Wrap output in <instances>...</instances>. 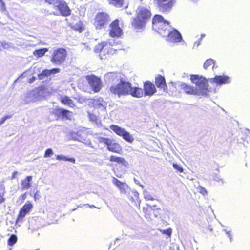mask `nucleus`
Instances as JSON below:
<instances>
[{"label":"nucleus","mask_w":250,"mask_h":250,"mask_svg":"<svg viewBox=\"0 0 250 250\" xmlns=\"http://www.w3.org/2000/svg\"><path fill=\"white\" fill-rule=\"evenodd\" d=\"M104 78L108 82L120 81L117 84L112 85L109 88L108 92L111 95H117L118 97L130 95L138 98L145 96L143 89L138 87H132L131 83L121 78L119 73L107 72L104 75Z\"/></svg>","instance_id":"1"},{"label":"nucleus","mask_w":250,"mask_h":250,"mask_svg":"<svg viewBox=\"0 0 250 250\" xmlns=\"http://www.w3.org/2000/svg\"><path fill=\"white\" fill-rule=\"evenodd\" d=\"M190 80L194 83L196 87H194L185 83H181L180 88L186 94L194 95L207 96L209 92L208 84L202 78L197 75L190 76Z\"/></svg>","instance_id":"2"},{"label":"nucleus","mask_w":250,"mask_h":250,"mask_svg":"<svg viewBox=\"0 0 250 250\" xmlns=\"http://www.w3.org/2000/svg\"><path fill=\"white\" fill-rule=\"evenodd\" d=\"M151 16L150 9L142 6L139 7L136 11V17L132 19V27L135 30H143L150 20Z\"/></svg>","instance_id":"3"},{"label":"nucleus","mask_w":250,"mask_h":250,"mask_svg":"<svg viewBox=\"0 0 250 250\" xmlns=\"http://www.w3.org/2000/svg\"><path fill=\"white\" fill-rule=\"evenodd\" d=\"M153 29L160 35L165 36L170 29V22L159 14L155 15L152 20Z\"/></svg>","instance_id":"4"},{"label":"nucleus","mask_w":250,"mask_h":250,"mask_svg":"<svg viewBox=\"0 0 250 250\" xmlns=\"http://www.w3.org/2000/svg\"><path fill=\"white\" fill-rule=\"evenodd\" d=\"M94 51L96 53H100L99 56L101 59H104L106 58V55H113L116 50L112 48L111 43L103 41L95 46Z\"/></svg>","instance_id":"5"},{"label":"nucleus","mask_w":250,"mask_h":250,"mask_svg":"<svg viewBox=\"0 0 250 250\" xmlns=\"http://www.w3.org/2000/svg\"><path fill=\"white\" fill-rule=\"evenodd\" d=\"M110 20V16L106 12H98L94 17L93 25L96 29H102L108 24Z\"/></svg>","instance_id":"6"},{"label":"nucleus","mask_w":250,"mask_h":250,"mask_svg":"<svg viewBox=\"0 0 250 250\" xmlns=\"http://www.w3.org/2000/svg\"><path fill=\"white\" fill-rule=\"evenodd\" d=\"M67 55V51L64 48H57L53 52L50 59L51 62L54 64L61 65L65 62Z\"/></svg>","instance_id":"7"},{"label":"nucleus","mask_w":250,"mask_h":250,"mask_svg":"<svg viewBox=\"0 0 250 250\" xmlns=\"http://www.w3.org/2000/svg\"><path fill=\"white\" fill-rule=\"evenodd\" d=\"M99 142L104 143L107 146V149L113 153L121 154L122 153V147L121 145L115 140L107 138L101 137Z\"/></svg>","instance_id":"8"},{"label":"nucleus","mask_w":250,"mask_h":250,"mask_svg":"<svg viewBox=\"0 0 250 250\" xmlns=\"http://www.w3.org/2000/svg\"><path fill=\"white\" fill-rule=\"evenodd\" d=\"M85 78L92 90L94 93H98L101 90L103 83L99 77L94 74H91L86 76Z\"/></svg>","instance_id":"9"},{"label":"nucleus","mask_w":250,"mask_h":250,"mask_svg":"<svg viewBox=\"0 0 250 250\" xmlns=\"http://www.w3.org/2000/svg\"><path fill=\"white\" fill-rule=\"evenodd\" d=\"M154 1L159 11L163 13H167L170 11L176 3V0H154Z\"/></svg>","instance_id":"10"},{"label":"nucleus","mask_w":250,"mask_h":250,"mask_svg":"<svg viewBox=\"0 0 250 250\" xmlns=\"http://www.w3.org/2000/svg\"><path fill=\"white\" fill-rule=\"evenodd\" d=\"M110 129L112 130L117 135L121 136L125 141L132 143L134 138L129 132L126 131L125 129L117 125H112L110 126Z\"/></svg>","instance_id":"11"},{"label":"nucleus","mask_w":250,"mask_h":250,"mask_svg":"<svg viewBox=\"0 0 250 250\" xmlns=\"http://www.w3.org/2000/svg\"><path fill=\"white\" fill-rule=\"evenodd\" d=\"M110 30L109 35L110 37L113 38L120 37L123 32L121 28L119 27V21L118 19L114 20L110 24Z\"/></svg>","instance_id":"12"},{"label":"nucleus","mask_w":250,"mask_h":250,"mask_svg":"<svg viewBox=\"0 0 250 250\" xmlns=\"http://www.w3.org/2000/svg\"><path fill=\"white\" fill-rule=\"evenodd\" d=\"M165 37H167L168 42L173 43L179 42L182 40L181 33L175 29H173L171 31L169 30Z\"/></svg>","instance_id":"13"},{"label":"nucleus","mask_w":250,"mask_h":250,"mask_svg":"<svg viewBox=\"0 0 250 250\" xmlns=\"http://www.w3.org/2000/svg\"><path fill=\"white\" fill-rule=\"evenodd\" d=\"M57 1L54 8L59 11L60 15L65 17L69 16L71 14V10L67 4L62 0H59Z\"/></svg>","instance_id":"14"},{"label":"nucleus","mask_w":250,"mask_h":250,"mask_svg":"<svg viewBox=\"0 0 250 250\" xmlns=\"http://www.w3.org/2000/svg\"><path fill=\"white\" fill-rule=\"evenodd\" d=\"M143 91L145 96H151L156 92L155 85L150 81H146L143 83Z\"/></svg>","instance_id":"15"},{"label":"nucleus","mask_w":250,"mask_h":250,"mask_svg":"<svg viewBox=\"0 0 250 250\" xmlns=\"http://www.w3.org/2000/svg\"><path fill=\"white\" fill-rule=\"evenodd\" d=\"M145 217L146 219H153L158 217L159 210L153 209L150 206H147L143 208Z\"/></svg>","instance_id":"16"},{"label":"nucleus","mask_w":250,"mask_h":250,"mask_svg":"<svg viewBox=\"0 0 250 250\" xmlns=\"http://www.w3.org/2000/svg\"><path fill=\"white\" fill-rule=\"evenodd\" d=\"M155 83L156 87L163 92L167 91V85L165 78L162 75L159 74L155 77Z\"/></svg>","instance_id":"17"},{"label":"nucleus","mask_w":250,"mask_h":250,"mask_svg":"<svg viewBox=\"0 0 250 250\" xmlns=\"http://www.w3.org/2000/svg\"><path fill=\"white\" fill-rule=\"evenodd\" d=\"M112 182L119 189L120 193H126L128 186L125 182H122L115 177L112 178Z\"/></svg>","instance_id":"18"},{"label":"nucleus","mask_w":250,"mask_h":250,"mask_svg":"<svg viewBox=\"0 0 250 250\" xmlns=\"http://www.w3.org/2000/svg\"><path fill=\"white\" fill-rule=\"evenodd\" d=\"M211 82L216 83L217 85H221L223 84L229 83L230 82L231 79L230 77L223 76H215L213 78L210 79Z\"/></svg>","instance_id":"19"},{"label":"nucleus","mask_w":250,"mask_h":250,"mask_svg":"<svg viewBox=\"0 0 250 250\" xmlns=\"http://www.w3.org/2000/svg\"><path fill=\"white\" fill-rule=\"evenodd\" d=\"M33 208V205L29 201L25 204L21 208L18 214V219L23 218L28 214Z\"/></svg>","instance_id":"20"},{"label":"nucleus","mask_w":250,"mask_h":250,"mask_svg":"<svg viewBox=\"0 0 250 250\" xmlns=\"http://www.w3.org/2000/svg\"><path fill=\"white\" fill-rule=\"evenodd\" d=\"M128 200L131 205L139 207L141 201L139 199V194L137 191H132L128 195Z\"/></svg>","instance_id":"21"},{"label":"nucleus","mask_w":250,"mask_h":250,"mask_svg":"<svg viewBox=\"0 0 250 250\" xmlns=\"http://www.w3.org/2000/svg\"><path fill=\"white\" fill-rule=\"evenodd\" d=\"M72 114V112L71 111L65 109L59 108L55 109L56 115L66 120L71 119Z\"/></svg>","instance_id":"22"},{"label":"nucleus","mask_w":250,"mask_h":250,"mask_svg":"<svg viewBox=\"0 0 250 250\" xmlns=\"http://www.w3.org/2000/svg\"><path fill=\"white\" fill-rule=\"evenodd\" d=\"M92 106L94 108H99L103 107L104 109L106 108V103L102 97H99L96 99H91Z\"/></svg>","instance_id":"23"},{"label":"nucleus","mask_w":250,"mask_h":250,"mask_svg":"<svg viewBox=\"0 0 250 250\" xmlns=\"http://www.w3.org/2000/svg\"><path fill=\"white\" fill-rule=\"evenodd\" d=\"M109 161L111 162H116L121 164L125 167H127L128 165V162L125 158L121 157L111 155L109 158Z\"/></svg>","instance_id":"24"},{"label":"nucleus","mask_w":250,"mask_h":250,"mask_svg":"<svg viewBox=\"0 0 250 250\" xmlns=\"http://www.w3.org/2000/svg\"><path fill=\"white\" fill-rule=\"evenodd\" d=\"M61 102L65 105H67L70 107H74L75 104L73 101L68 96H64L60 98Z\"/></svg>","instance_id":"25"},{"label":"nucleus","mask_w":250,"mask_h":250,"mask_svg":"<svg viewBox=\"0 0 250 250\" xmlns=\"http://www.w3.org/2000/svg\"><path fill=\"white\" fill-rule=\"evenodd\" d=\"M32 179V177L31 176H28L25 179L21 181V184L23 189H28L31 187L30 182Z\"/></svg>","instance_id":"26"},{"label":"nucleus","mask_w":250,"mask_h":250,"mask_svg":"<svg viewBox=\"0 0 250 250\" xmlns=\"http://www.w3.org/2000/svg\"><path fill=\"white\" fill-rule=\"evenodd\" d=\"M167 91H164L165 92L168 93L169 95H173L177 91V87L173 82H170L168 83V86H167Z\"/></svg>","instance_id":"27"},{"label":"nucleus","mask_w":250,"mask_h":250,"mask_svg":"<svg viewBox=\"0 0 250 250\" xmlns=\"http://www.w3.org/2000/svg\"><path fill=\"white\" fill-rule=\"evenodd\" d=\"M110 5H113L117 8H121L124 4V0H108Z\"/></svg>","instance_id":"28"},{"label":"nucleus","mask_w":250,"mask_h":250,"mask_svg":"<svg viewBox=\"0 0 250 250\" xmlns=\"http://www.w3.org/2000/svg\"><path fill=\"white\" fill-rule=\"evenodd\" d=\"M75 31L81 32L84 30V25L82 21H79L72 27Z\"/></svg>","instance_id":"29"},{"label":"nucleus","mask_w":250,"mask_h":250,"mask_svg":"<svg viewBox=\"0 0 250 250\" xmlns=\"http://www.w3.org/2000/svg\"><path fill=\"white\" fill-rule=\"evenodd\" d=\"M215 65V61L212 59H207L204 63L203 67L204 69H207L208 68L211 67L212 68H214Z\"/></svg>","instance_id":"30"},{"label":"nucleus","mask_w":250,"mask_h":250,"mask_svg":"<svg viewBox=\"0 0 250 250\" xmlns=\"http://www.w3.org/2000/svg\"><path fill=\"white\" fill-rule=\"evenodd\" d=\"M48 51L47 48H41L35 50L33 52V55L37 57H41L44 55L45 53Z\"/></svg>","instance_id":"31"},{"label":"nucleus","mask_w":250,"mask_h":250,"mask_svg":"<svg viewBox=\"0 0 250 250\" xmlns=\"http://www.w3.org/2000/svg\"><path fill=\"white\" fill-rule=\"evenodd\" d=\"M56 158L57 160L59 161H69L73 163H75V159L73 158H67L66 157L63 155H57L56 156Z\"/></svg>","instance_id":"32"},{"label":"nucleus","mask_w":250,"mask_h":250,"mask_svg":"<svg viewBox=\"0 0 250 250\" xmlns=\"http://www.w3.org/2000/svg\"><path fill=\"white\" fill-rule=\"evenodd\" d=\"M48 76H50L49 70L45 69V70H43L41 73L39 74L38 75V77L39 79L42 80L45 77H47Z\"/></svg>","instance_id":"33"},{"label":"nucleus","mask_w":250,"mask_h":250,"mask_svg":"<svg viewBox=\"0 0 250 250\" xmlns=\"http://www.w3.org/2000/svg\"><path fill=\"white\" fill-rule=\"evenodd\" d=\"M17 241V238L15 235H12L8 240V245L13 246Z\"/></svg>","instance_id":"34"},{"label":"nucleus","mask_w":250,"mask_h":250,"mask_svg":"<svg viewBox=\"0 0 250 250\" xmlns=\"http://www.w3.org/2000/svg\"><path fill=\"white\" fill-rule=\"evenodd\" d=\"M4 192L5 189L4 187L1 185H0V204L3 203L5 201V199L3 197Z\"/></svg>","instance_id":"35"},{"label":"nucleus","mask_w":250,"mask_h":250,"mask_svg":"<svg viewBox=\"0 0 250 250\" xmlns=\"http://www.w3.org/2000/svg\"><path fill=\"white\" fill-rule=\"evenodd\" d=\"M172 166L177 172L183 173L184 172V169L180 165L173 163Z\"/></svg>","instance_id":"36"},{"label":"nucleus","mask_w":250,"mask_h":250,"mask_svg":"<svg viewBox=\"0 0 250 250\" xmlns=\"http://www.w3.org/2000/svg\"><path fill=\"white\" fill-rule=\"evenodd\" d=\"M161 232L163 234L167 235L168 237H170L172 234V229L171 228H168L166 230H160Z\"/></svg>","instance_id":"37"},{"label":"nucleus","mask_w":250,"mask_h":250,"mask_svg":"<svg viewBox=\"0 0 250 250\" xmlns=\"http://www.w3.org/2000/svg\"><path fill=\"white\" fill-rule=\"evenodd\" d=\"M144 198L146 201H149V200L152 201L155 199L154 196L152 194H151L148 192H146V193H145Z\"/></svg>","instance_id":"38"},{"label":"nucleus","mask_w":250,"mask_h":250,"mask_svg":"<svg viewBox=\"0 0 250 250\" xmlns=\"http://www.w3.org/2000/svg\"><path fill=\"white\" fill-rule=\"evenodd\" d=\"M53 154V152L52 150L50 148H48L46 150L44 154V157L47 158L51 157Z\"/></svg>","instance_id":"39"},{"label":"nucleus","mask_w":250,"mask_h":250,"mask_svg":"<svg viewBox=\"0 0 250 250\" xmlns=\"http://www.w3.org/2000/svg\"><path fill=\"white\" fill-rule=\"evenodd\" d=\"M198 189L199 190L200 193H201L203 195H205L207 194V191L204 187L202 186H199Z\"/></svg>","instance_id":"40"},{"label":"nucleus","mask_w":250,"mask_h":250,"mask_svg":"<svg viewBox=\"0 0 250 250\" xmlns=\"http://www.w3.org/2000/svg\"><path fill=\"white\" fill-rule=\"evenodd\" d=\"M12 117V115H6L4 116L0 120V125L3 124L4 122L8 119L11 118Z\"/></svg>","instance_id":"41"},{"label":"nucleus","mask_w":250,"mask_h":250,"mask_svg":"<svg viewBox=\"0 0 250 250\" xmlns=\"http://www.w3.org/2000/svg\"><path fill=\"white\" fill-rule=\"evenodd\" d=\"M88 117L92 121H96L97 120V116L91 113L88 112Z\"/></svg>","instance_id":"42"},{"label":"nucleus","mask_w":250,"mask_h":250,"mask_svg":"<svg viewBox=\"0 0 250 250\" xmlns=\"http://www.w3.org/2000/svg\"><path fill=\"white\" fill-rule=\"evenodd\" d=\"M45 1L50 5H54L55 4H57L58 2L57 1L59 0H44Z\"/></svg>","instance_id":"43"},{"label":"nucleus","mask_w":250,"mask_h":250,"mask_svg":"<svg viewBox=\"0 0 250 250\" xmlns=\"http://www.w3.org/2000/svg\"><path fill=\"white\" fill-rule=\"evenodd\" d=\"M50 75L52 74H56L60 72V69L59 68H53L52 69L49 70Z\"/></svg>","instance_id":"44"},{"label":"nucleus","mask_w":250,"mask_h":250,"mask_svg":"<svg viewBox=\"0 0 250 250\" xmlns=\"http://www.w3.org/2000/svg\"><path fill=\"white\" fill-rule=\"evenodd\" d=\"M40 198V195L39 191H36L34 195V198L35 201L38 200Z\"/></svg>","instance_id":"45"},{"label":"nucleus","mask_w":250,"mask_h":250,"mask_svg":"<svg viewBox=\"0 0 250 250\" xmlns=\"http://www.w3.org/2000/svg\"><path fill=\"white\" fill-rule=\"evenodd\" d=\"M0 4L1 9L2 10H5V4L2 0H0Z\"/></svg>","instance_id":"46"},{"label":"nucleus","mask_w":250,"mask_h":250,"mask_svg":"<svg viewBox=\"0 0 250 250\" xmlns=\"http://www.w3.org/2000/svg\"><path fill=\"white\" fill-rule=\"evenodd\" d=\"M36 80V78L35 77H32V78L28 79V83H32Z\"/></svg>","instance_id":"47"},{"label":"nucleus","mask_w":250,"mask_h":250,"mask_svg":"<svg viewBox=\"0 0 250 250\" xmlns=\"http://www.w3.org/2000/svg\"><path fill=\"white\" fill-rule=\"evenodd\" d=\"M227 234L228 235V236L229 237L230 240L231 241V240H232V236H231V232L230 231H229V232H227Z\"/></svg>","instance_id":"48"},{"label":"nucleus","mask_w":250,"mask_h":250,"mask_svg":"<svg viewBox=\"0 0 250 250\" xmlns=\"http://www.w3.org/2000/svg\"><path fill=\"white\" fill-rule=\"evenodd\" d=\"M25 198H26V193H24L23 195H22V198L23 199H25Z\"/></svg>","instance_id":"49"},{"label":"nucleus","mask_w":250,"mask_h":250,"mask_svg":"<svg viewBox=\"0 0 250 250\" xmlns=\"http://www.w3.org/2000/svg\"><path fill=\"white\" fill-rule=\"evenodd\" d=\"M88 206L90 208H95V206L94 205H88Z\"/></svg>","instance_id":"50"},{"label":"nucleus","mask_w":250,"mask_h":250,"mask_svg":"<svg viewBox=\"0 0 250 250\" xmlns=\"http://www.w3.org/2000/svg\"><path fill=\"white\" fill-rule=\"evenodd\" d=\"M116 176L119 177V178H121L122 177V175H121V174H117Z\"/></svg>","instance_id":"51"}]
</instances>
